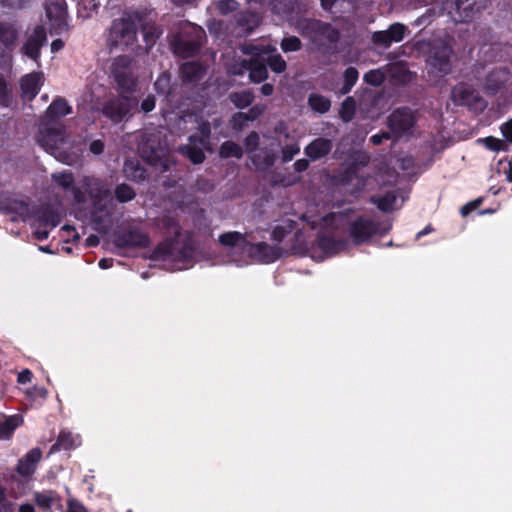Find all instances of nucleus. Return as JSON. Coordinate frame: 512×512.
<instances>
[{"label":"nucleus","instance_id":"f3484780","mask_svg":"<svg viewBox=\"0 0 512 512\" xmlns=\"http://www.w3.org/2000/svg\"><path fill=\"white\" fill-rule=\"evenodd\" d=\"M347 243L344 241H336L329 237H321L318 241V247L322 251V255L317 256L313 252L312 257L317 260H323L325 257L335 255L346 248Z\"/></svg>","mask_w":512,"mask_h":512},{"label":"nucleus","instance_id":"a19ab883","mask_svg":"<svg viewBox=\"0 0 512 512\" xmlns=\"http://www.w3.org/2000/svg\"><path fill=\"white\" fill-rule=\"evenodd\" d=\"M52 178L63 188H68L73 183L72 174L69 172L55 173L52 175Z\"/></svg>","mask_w":512,"mask_h":512},{"label":"nucleus","instance_id":"6ab92c4d","mask_svg":"<svg viewBox=\"0 0 512 512\" xmlns=\"http://www.w3.org/2000/svg\"><path fill=\"white\" fill-rule=\"evenodd\" d=\"M396 180V175L393 172L386 170L385 172H379L373 180L364 181L359 176L351 177L350 182H356L359 191L365 187H372L373 182L379 185L392 184Z\"/></svg>","mask_w":512,"mask_h":512},{"label":"nucleus","instance_id":"c03bdc74","mask_svg":"<svg viewBox=\"0 0 512 512\" xmlns=\"http://www.w3.org/2000/svg\"><path fill=\"white\" fill-rule=\"evenodd\" d=\"M65 512H88V510L78 500L70 498L67 501V509Z\"/></svg>","mask_w":512,"mask_h":512},{"label":"nucleus","instance_id":"680f3d73","mask_svg":"<svg viewBox=\"0 0 512 512\" xmlns=\"http://www.w3.org/2000/svg\"><path fill=\"white\" fill-rule=\"evenodd\" d=\"M18 512H35V509L32 504L25 503L19 506Z\"/></svg>","mask_w":512,"mask_h":512},{"label":"nucleus","instance_id":"473e14b6","mask_svg":"<svg viewBox=\"0 0 512 512\" xmlns=\"http://www.w3.org/2000/svg\"><path fill=\"white\" fill-rule=\"evenodd\" d=\"M356 110V104L353 98L349 97L344 100L340 109V117L344 121H350L354 116Z\"/></svg>","mask_w":512,"mask_h":512},{"label":"nucleus","instance_id":"052dcab7","mask_svg":"<svg viewBox=\"0 0 512 512\" xmlns=\"http://www.w3.org/2000/svg\"><path fill=\"white\" fill-rule=\"evenodd\" d=\"M133 244L138 246H146L148 244V238L143 234H139L138 239L134 240Z\"/></svg>","mask_w":512,"mask_h":512},{"label":"nucleus","instance_id":"f8f14e48","mask_svg":"<svg viewBox=\"0 0 512 512\" xmlns=\"http://www.w3.org/2000/svg\"><path fill=\"white\" fill-rule=\"evenodd\" d=\"M218 240L223 247L235 249L245 254H248V246L251 245L246 235L236 231L223 233L219 236Z\"/></svg>","mask_w":512,"mask_h":512},{"label":"nucleus","instance_id":"7ed1b4c3","mask_svg":"<svg viewBox=\"0 0 512 512\" xmlns=\"http://www.w3.org/2000/svg\"><path fill=\"white\" fill-rule=\"evenodd\" d=\"M66 138L62 124L59 121L41 122L38 143L48 152L55 151L64 143Z\"/></svg>","mask_w":512,"mask_h":512},{"label":"nucleus","instance_id":"1a4fd4ad","mask_svg":"<svg viewBox=\"0 0 512 512\" xmlns=\"http://www.w3.org/2000/svg\"><path fill=\"white\" fill-rule=\"evenodd\" d=\"M450 54L451 49L447 46L435 51L428 60L429 73L436 77L448 74L451 71Z\"/></svg>","mask_w":512,"mask_h":512},{"label":"nucleus","instance_id":"a211bd4d","mask_svg":"<svg viewBox=\"0 0 512 512\" xmlns=\"http://www.w3.org/2000/svg\"><path fill=\"white\" fill-rule=\"evenodd\" d=\"M42 84V75L40 73H31L22 78L21 89L24 98L31 100L39 92Z\"/></svg>","mask_w":512,"mask_h":512},{"label":"nucleus","instance_id":"bf43d9fd","mask_svg":"<svg viewBox=\"0 0 512 512\" xmlns=\"http://www.w3.org/2000/svg\"><path fill=\"white\" fill-rule=\"evenodd\" d=\"M64 47V43L61 39H56L51 43L52 52H58Z\"/></svg>","mask_w":512,"mask_h":512},{"label":"nucleus","instance_id":"5fc2aeb1","mask_svg":"<svg viewBox=\"0 0 512 512\" xmlns=\"http://www.w3.org/2000/svg\"><path fill=\"white\" fill-rule=\"evenodd\" d=\"M104 150V144L100 140H95L90 144V151L95 155L101 154Z\"/></svg>","mask_w":512,"mask_h":512},{"label":"nucleus","instance_id":"cd10ccee","mask_svg":"<svg viewBox=\"0 0 512 512\" xmlns=\"http://www.w3.org/2000/svg\"><path fill=\"white\" fill-rule=\"evenodd\" d=\"M124 173L128 179L140 181L145 178V170L135 161H127L124 165Z\"/></svg>","mask_w":512,"mask_h":512},{"label":"nucleus","instance_id":"774afa93","mask_svg":"<svg viewBox=\"0 0 512 512\" xmlns=\"http://www.w3.org/2000/svg\"><path fill=\"white\" fill-rule=\"evenodd\" d=\"M505 173H506V179L509 182H512V162H509V168Z\"/></svg>","mask_w":512,"mask_h":512},{"label":"nucleus","instance_id":"bb28decb","mask_svg":"<svg viewBox=\"0 0 512 512\" xmlns=\"http://www.w3.org/2000/svg\"><path fill=\"white\" fill-rule=\"evenodd\" d=\"M183 77L189 81H195L202 77L203 68L195 62H186L181 67Z\"/></svg>","mask_w":512,"mask_h":512},{"label":"nucleus","instance_id":"c9c22d12","mask_svg":"<svg viewBox=\"0 0 512 512\" xmlns=\"http://www.w3.org/2000/svg\"><path fill=\"white\" fill-rule=\"evenodd\" d=\"M252 94L247 91H243L240 93H233L231 95V101L235 104L238 108H244L251 104L252 102Z\"/></svg>","mask_w":512,"mask_h":512},{"label":"nucleus","instance_id":"20e7f679","mask_svg":"<svg viewBox=\"0 0 512 512\" xmlns=\"http://www.w3.org/2000/svg\"><path fill=\"white\" fill-rule=\"evenodd\" d=\"M205 38L204 30L194 24H188L185 28V34L181 35L176 44L177 53L184 55L193 54L203 43Z\"/></svg>","mask_w":512,"mask_h":512},{"label":"nucleus","instance_id":"72a5a7b5","mask_svg":"<svg viewBox=\"0 0 512 512\" xmlns=\"http://www.w3.org/2000/svg\"><path fill=\"white\" fill-rule=\"evenodd\" d=\"M135 195L134 190L126 184L118 185L115 189V196L119 202L131 201Z\"/></svg>","mask_w":512,"mask_h":512},{"label":"nucleus","instance_id":"7c9ffc66","mask_svg":"<svg viewBox=\"0 0 512 512\" xmlns=\"http://www.w3.org/2000/svg\"><path fill=\"white\" fill-rule=\"evenodd\" d=\"M220 155L225 158H240L242 156V149L238 144L228 141L222 144L220 148Z\"/></svg>","mask_w":512,"mask_h":512},{"label":"nucleus","instance_id":"39448f33","mask_svg":"<svg viewBox=\"0 0 512 512\" xmlns=\"http://www.w3.org/2000/svg\"><path fill=\"white\" fill-rule=\"evenodd\" d=\"M200 138L195 135L190 136L189 144L182 148V152L194 163L199 164L204 160V150L209 149L208 136H209V125L202 123L199 126Z\"/></svg>","mask_w":512,"mask_h":512},{"label":"nucleus","instance_id":"f704fd0d","mask_svg":"<svg viewBox=\"0 0 512 512\" xmlns=\"http://www.w3.org/2000/svg\"><path fill=\"white\" fill-rule=\"evenodd\" d=\"M484 145L492 150V151H507L508 144L505 140L495 138V137H486L481 140Z\"/></svg>","mask_w":512,"mask_h":512},{"label":"nucleus","instance_id":"a18cd8bd","mask_svg":"<svg viewBox=\"0 0 512 512\" xmlns=\"http://www.w3.org/2000/svg\"><path fill=\"white\" fill-rule=\"evenodd\" d=\"M300 151V147L297 144L288 145L282 151L283 161H290Z\"/></svg>","mask_w":512,"mask_h":512},{"label":"nucleus","instance_id":"58836bf2","mask_svg":"<svg viewBox=\"0 0 512 512\" xmlns=\"http://www.w3.org/2000/svg\"><path fill=\"white\" fill-rule=\"evenodd\" d=\"M170 82L171 79L168 74H161L154 84L156 91L158 93H168L170 91Z\"/></svg>","mask_w":512,"mask_h":512},{"label":"nucleus","instance_id":"423d86ee","mask_svg":"<svg viewBox=\"0 0 512 512\" xmlns=\"http://www.w3.org/2000/svg\"><path fill=\"white\" fill-rule=\"evenodd\" d=\"M389 229V225L380 228L368 219L358 218L350 226V236L356 244H361L368 241L374 235L385 234Z\"/></svg>","mask_w":512,"mask_h":512},{"label":"nucleus","instance_id":"e433bc0d","mask_svg":"<svg viewBox=\"0 0 512 512\" xmlns=\"http://www.w3.org/2000/svg\"><path fill=\"white\" fill-rule=\"evenodd\" d=\"M16 39V32L10 25L0 24V41L5 45L13 43Z\"/></svg>","mask_w":512,"mask_h":512},{"label":"nucleus","instance_id":"2f4dec72","mask_svg":"<svg viewBox=\"0 0 512 512\" xmlns=\"http://www.w3.org/2000/svg\"><path fill=\"white\" fill-rule=\"evenodd\" d=\"M358 79V72L355 68L349 67L346 69L344 74V85L341 88L342 94H347L350 92L352 87L355 85L356 81Z\"/></svg>","mask_w":512,"mask_h":512},{"label":"nucleus","instance_id":"13d9d810","mask_svg":"<svg viewBox=\"0 0 512 512\" xmlns=\"http://www.w3.org/2000/svg\"><path fill=\"white\" fill-rule=\"evenodd\" d=\"M294 167L297 172L305 171L308 168V161L305 159L297 160L294 163Z\"/></svg>","mask_w":512,"mask_h":512},{"label":"nucleus","instance_id":"4be33fe9","mask_svg":"<svg viewBox=\"0 0 512 512\" xmlns=\"http://www.w3.org/2000/svg\"><path fill=\"white\" fill-rule=\"evenodd\" d=\"M42 453L39 449L31 450L23 459L19 461L18 472L21 475L29 476L35 469L38 461L41 459Z\"/></svg>","mask_w":512,"mask_h":512},{"label":"nucleus","instance_id":"9b49d317","mask_svg":"<svg viewBox=\"0 0 512 512\" xmlns=\"http://www.w3.org/2000/svg\"><path fill=\"white\" fill-rule=\"evenodd\" d=\"M451 98L457 105H466L469 107H484L483 101L468 86L460 84L451 92Z\"/></svg>","mask_w":512,"mask_h":512},{"label":"nucleus","instance_id":"09e8293b","mask_svg":"<svg viewBox=\"0 0 512 512\" xmlns=\"http://www.w3.org/2000/svg\"><path fill=\"white\" fill-rule=\"evenodd\" d=\"M155 104H156L155 97L152 95H149L145 99L142 100L141 106H140L141 111L144 113H148L155 108Z\"/></svg>","mask_w":512,"mask_h":512},{"label":"nucleus","instance_id":"393cba45","mask_svg":"<svg viewBox=\"0 0 512 512\" xmlns=\"http://www.w3.org/2000/svg\"><path fill=\"white\" fill-rule=\"evenodd\" d=\"M34 500H35L37 506L43 510H49L54 505L60 504L59 495L55 491H52V490L35 492Z\"/></svg>","mask_w":512,"mask_h":512},{"label":"nucleus","instance_id":"dca6fc26","mask_svg":"<svg viewBox=\"0 0 512 512\" xmlns=\"http://www.w3.org/2000/svg\"><path fill=\"white\" fill-rule=\"evenodd\" d=\"M45 40V29L42 26H37L24 46L25 54L32 59H37L39 56L40 48Z\"/></svg>","mask_w":512,"mask_h":512},{"label":"nucleus","instance_id":"79ce46f5","mask_svg":"<svg viewBox=\"0 0 512 512\" xmlns=\"http://www.w3.org/2000/svg\"><path fill=\"white\" fill-rule=\"evenodd\" d=\"M364 79L366 82L378 86L384 80V75L380 71L373 70L365 74Z\"/></svg>","mask_w":512,"mask_h":512},{"label":"nucleus","instance_id":"37998d69","mask_svg":"<svg viewBox=\"0 0 512 512\" xmlns=\"http://www.w3.org/2000/svg\"><path fill=\"white\" fill-rule=\"evenodd\" d=\"M373 41L376 44L382 45L384 47H388L392 43L387 30L375 32L373 34Z\"/></svg>","mask_w":512,"mask_h":512},{"label":"nucleus","instance_id":"e2e57ef3","mask_svg":"<svg viewBox=\"0 0 512 512\" xmlns=\"http://www.w3.org/2000/svg\"><path fill=\"white\" fill-rule=\"evenodd\" d=\"M98 265L101 269H108L112 267V259L103 258L99 261Z\"/></svg>","mask_w":512,"mask_h":512},{"label":"nucleus","instance_id":"5701e85b","mask_svg":"<svg viewBox=\"0 0 512 512\" xmlns=\"http://www.w3.org/2000/svg\"><path fill=\"white\" fill-rule=\"evenodd\" d=\"M22 422L23 419L19 415L7 417L0 414V439H8Z\"/></svg>","mask_w":512,"mask_h":512},{"label":"nucleus","instance_id":"2eb2a0df","mask_svg":"<svg viewBox=\"0 0 512 512\" xmlns=\"http://www.w3.org/2000/svg\"><path fill=\"white\" fill-rule=\"evenodd\" d=\"M84 187L95 203L100 204L110 198V189L98 179L85 178Z\"/></svg>","mask_w":512,"mask_h":512},{"label":"nucleus","instance_id":"c85d7f7f","mask_svg":"<svg viewBox=\"0 0 512 512\" xmlns=\"http://www.w3.org/2000/svg\"><path fill=\"white\" fill-rule=\"evenodd\" d=\"M309 106L312 110L318 113H325L329 110L331 103L330 101L319 94H312L308 99Z\"/></svg>","mask_w":512,"mask_h":512},{"label":"nucleus","instance_id":"6e6552de","mask_svg":"<svg viewBox=\"0 0 512 512\" xmlns=\"http://www.w3.org/2000/svg\"><path fill=\"white\" fill-rule=\"evenodd\" d=\"M415 124V117L410 110H395L388 119V126L397 136L406 134Z\"/></svg>","mask_w":512,"mask_h":512},{"label":"nucleus","instance_id":"0e129e2a","mask_svg":"<svg viewBox=\"0 0 512 512\" xmlns=\"http://www.w3.org/2000/svg\"><path fill=\"white\" fill-rule=\"evenodd\" d=\"M261 92L263 95L265 96H269L273 93V86L271 84H264L262 87H261Z\"/></svg>","mask_w":512,"mask_h":512},{"label":"nucleus","instance_id":"ddd939ff","mask_svg":"<svg viewBox=\"0 0 512 512\" xmlns=\"http://www.w3.org/2000/svg\"><path fill=\"white\" fill-rule=\"evenodd\" d=\"M248 256L264 263L274 262L280 257L279 251L267 244L258 243L248 246Z\"/></svg>","mask_w":512,"mask_h":512},{"label":"nucleus","instance_id":"f257e3e1","mask_svg":"<svg viewBox=\"0 0 512 512\" xmlns=\"http://www.w3.org/2000/svg\"><path fill=\"white\" fill-rule=\"evenodd\" d=\"M114 81L121 95L106 103L103 107V114L111 121L119 123L128 119L136 111L138 101L135 97L125 95L131 93L136 85V78L130 61L126 57L115 59L112 67Z\"/></svg>","mask_w":512,"mask_h":512},{"label":"nucleus","instance_id":"3c124183","mask_svg":"<svg viewBox=\"0 0 512 512\" xmlns=\"http://www.w3.org/2000/svg\"><path fill=\"white\" fill-rule=\"evenodd\" d=\"M501 133L504 138L512 143V118L500 127Z\"/></svg>","mask_w":512,"mask_h":512},{"label":"nucleus","instance_id":"c756f323","mask_svg":"<svg viewBox=\"0 0 512 512\" xmlns=\"http://www.w3.org/2000/svg\"><path fill=\"white\" fill-rule=\"evenodd\" d=\"M11 212L16 214V217L23 221H27L31 217V210L29 205L22 200H14L10 205Z\"/></svg>","mask_w":512,"mask_h":512},{"label":"nucleus","instance_id":"aec40b11","mask_svg":"<svg viewBox=\"0 0 512 512\" xmlns=\"http://www.w3.org/2000/svg\"><path fill=\"white\" fill-rule=\"evenodd\" d=\"M71 113V107L63 99L53 101L47 108L45 118L41 122H53Z\"/></svg>","mask_w":512,"mask_h":512},{"label":"nucleus","instance_id":"6e6d98bb","mask_svg":"<svg viewBox=\"0 0 512 512\" xmlns=\"http://www.w3.org/2000/svg\"><path fill=\"white\" fill-rule=\"evenodd\" d=\"M478 205H479V201H474V202L464 205L460 211L461 215L464 217L467 216L471 211L476 209L478 207Z\"/></svg>","mask_w":512,"mask_h":512},{"label":"nucleus","instance_id":"ea45409f","mask_svg":"<svg viewBox=\"0 0 512 512\" xmlns=\"http://www.w3.org/2000/svg\"><path fill=\"white\" fill-rule=\"evenodd\" d=\"M301 47V42L297 37H287L284 38L281 42V48L284 52H293L299 50Z\"/></svg>","mask_w":512,"mask_h":512},{"label":"nucleus","instance_id":"8fccbe9b","mask_svg":"<svg viewBox=\"0 0 512 512\" xmlns=\"http://www.w3.org/2000/svg\"><path fill=\"white\" fill-rule=\"evenodd\" d=\"M218 8L222 13H227L236 9V2L234 0H220Z\"/></svg>","mask_w":512,"mask_h":512},{"label":"nucleus","instance_id":"412c9836","mask_svg":"<svg viewBox=\"0 0 512 512\" xmlns=\"http://www.w3.org/2000/svg\"><path fill=\"white\" fill-rule=\"evenodd\" d=\"M331 148L332 145L329 140L318 138L305 148V153L311 160H317L327 155Z\"/></svg>","mask_w":512,"mask_h":512},{"label":"nucleus","instance_id":"0eeeda50","mask_svg":"<svg viewBox=\"0 0 512 512\" xmlns=\"http://www.w3.org/2000/svg\"><path fill=\"white\" fill-rule=\"evenodd\" d=\"M251 52L262 61L267 62L275 73H282L286 69V62L276 52V47L270 45H251Z\"/></svg>","mask_w":512,"mask_h":512},{"label":"nucleus","instance_id":"4d7b16f0","mask_svg":"<svg viewBox=\"0 0 512 512\" xmlns=\"http://www.w3.org/2000/svg\"><path fill=\"white\" fill-rule=\"evenodd\" d=\"M388 133L376 134L371 137V141L374 145H379L384 139H389Z\"/></svg>","mask_w":512,"mask_h":512},{"label":"nucleus","instance_id":"4468645a","mask_svg":"<svg viewBox=\"0 0 512 512\" xmlns=\"http://www.w3.org/2000/svg\"><path fill=\"white\" fill-rule=\"evenodd\" d=\"M244 53L251 55L247 69L249 70L250 79L253 82H261L267 78L268 72L261 58L251 52V45L243 48Z\"/></svg>","mask_w":512,"mask_h":512},{"label":"nucleus","instance_id":"603ef678","mask_svg":"<svg viewBox=\"0 0 512 512\" xmlns=\"http://www.w3.org/2000/svg\"><path fill=\"white\" fill-rule=\"evenodd\" d=\"M26 394L31 397L45 398L47 396V390L45 388L33 387L31 390H27Z\"/></svg>","mask_w":512,"mask_h":512},{"label":"nucleus","instance_id":"de8ad7c7","mask_svg":"<svg viewBox=\"0 0 512 512\" xmlns=\"http://www.w3.org/2000/svg\"><path fill=\"white\" fill-rule=\"evenodd\" d=\"M55 10L57 12V20L59 23L63 22L65 19V10L61 5H52L47 8V16L48 18H52V11Z\"/></svg>","mask_w":512,"mask_h":512},{"label":"nucleus","instance_id":"9d476101","mask_svg":"<svg viewBox=\"0 0 512 512\" xmlns=\"http://www.w3.org/2000/svg\"><path fill=\"white\" fill-rule=\"evenodd\" d=\"M111 40L116 46H132L136 40L134 26L127 21H119L113 24Z\"/></svg>","mask_w":512,"mask_h":512},{"label":"nucleus","instance_id":"a878e982","mask_svg":"<svg viewBox=\"0 0 512 512\" xmlns=\"http://www.w3.org/2000/svg\"><path fill=\"white\" fill-rule=\"evenodd\" d=\"M404 201V197H401V200L399 202L398 197L396 196L395 192H388L383 197L373 198V202L377 205V207L384 211L388 212L393 209L398 208L402 202Z\"/></svg>","mask_w":512,"mask_h":512},{"label":"nucleus","instance_id":"864d4df0","mask_svg":"<svg viewBox=\"0 0 512 512\" xmlns=\"http://www.w3.org/2000/svg\"><path fill=\"white\" fill-rule=\"evenodd\" d=\"M32 379V373L30 370L25 369L18 374V382L20 384L29 383Z\"/></svg>","mask_w":512,"mask_h":512},{"label":"nucleus","instance_id":"49530a36","mask_svg":"<svg viewBox=\"0 0 512 512\" xmlns=\"http://www.w3.org/2000/svg\"><path fill=\"white\" fill-rule=\"evenodd\" d=\"M264 111V107H260V106H256V107H253L248 113H239L238 114V117L239 118H244L245 120H254L256 119L259 115H261Z\"/></svg>","mask_w":512,"mask_h":512},{"label":"nucleus","instance_id":"b1692460","mask_svg":"<svg viewBox=\"0 0 512 512\" xmlns=\"http://www.w3.org/2000/svg\"><path fill=\"white\" fill-rule=\"evenodd\" d=\"M81 444V438L78 434H73L68 431H62L58 437L57 442L51 447V452L60 449H71L78 447Z\"/></svg>","mask_w":512,"mask_h":512},{"label":"nucleus","instance_id":"338daca9","mask_svg":"<svg viewBox=\"0 0 512 512\" xmlns=\"http://www.w3.org/2000/svg\"><path fill=\"white\" fill-rule=\"evenodd\" d=\"M144 38L147 45H152L154 43V36L152 34L150 35V32L147 30L144 31Z\"/></svg>","mask_w":512,"mask_h":512},{"label":"nucleus","instance_id":"f03ea898","mask_svg":"<svg viewBox=\"0 0 512 512\" xmlns=\"http://www.w3.org/2000/svg\"><path fill=\"white\" fill-rule=\"evenodd\" d=\"M246 150L255 167L265 170L273 165L278 144L274 140L260 138L256 133H251L245 140Z\"/></svg>","mask_w":512,"mask_h":512},{"label":"nucleus","instance_id":"4c0bfd02","mask_svg":"<svg viewBox=\"0 0 512 512\" xmlns=\"http://www.w3.org/2000/svg\"><path fill=\"white\" fill-rule=\"evenodd\" d=\"M387 31L392 42H400L404 38L406 27L402 24L395 23L392 24Z\"/></svg>","mask_w":512,"mask_h":512},{"label":"nucleus","instance_id":"69168bd1","mask_svg":"<svg viewBox=\"0 0 512 512\" xmlns=\"http://www.w3.org/2000/svg\"><path fill=\"white\" fill-rule=\"evenodd\" d=\"M181 121H183L184 123H194L196 122V116L193 114H187L181 118Z\"/></svg>","mask_w":512,"mask_h":512}]
</instances>
